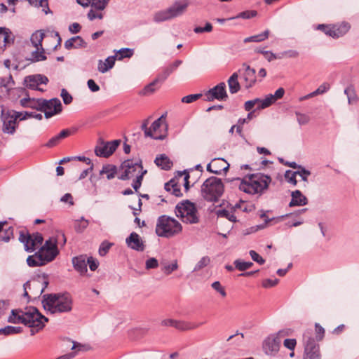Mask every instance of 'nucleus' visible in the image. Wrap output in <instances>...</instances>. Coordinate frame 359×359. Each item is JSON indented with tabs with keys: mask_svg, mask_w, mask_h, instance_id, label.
I'll return each mask as SVG.
<instances>
[{
	"mask_svg": "<svg viewBox=\"0 0 359 359\" xmlns=\"http://www.w3.org/2000/svg\"><path fill=\"white\" fill-rule=\"evenodd\" d=\"M257 15V12L256 11H245L239 13L236 16L230 18L229 20H233L238 18L243 19H250L255 17Z\"/></svg>",
	"mask_w": 359,
	"mask_h": 359,
	"instance_id": "37998d69",
	"label": "nucleus"
},
{
	"mask_svg": "<svg viewBox=\"0 0 359 359\" xmlns=\"http://www.w3.org/2000/svg\"><path fill=\"white\" fill-rule=\"evenodd\" d=\"M142 129L144 130L145 136L150 137L155 140H162L163 138V135L161 134H154L151 133V128H147V123H144L142 125Z\"/></svg>",
	"mask_w": 359,
	"mask_h": 359,
	"instance_id": "c03bdc74",
	"label": "nucleus"
},
{
	"mask_svg": "<svg viewBox=\"0 0 359 359\" xmlns=\"http://www.w3.org/2000/svg\"><path fill=\"white\" fill-rule=\"evenodd\" d=\"M29 2L31 5L35 6L36 7H41L42 11L44 12L45 14L51 13V11L48 6V0H29Z\"/></svg>",
	"mask_w": 359,
	"mask_h": 359,
	"instance_id": "58836bf2",
	"label": "nucleus"
},
{
	"mask_svg": "<svg viewBox=\"0 0 359 359\" xmlns=\"http://www.w3.org/2000/svg\"><path fill=\"white\" fill-rule=\"evenodd\" d=\"M18 127V121L11 115L4 120L3 131L5 133L13 134Z\"/></svg>",
	"mask_w": 359,
	"mask_h": 359,
	"instance_id": "a878e982",
	"label": "nucleus"
},
{
	"mask_svg": "<svg viewBox=\"0 0 359 359\" xmlns=\"http://www.w3.org/2000/svg\"><path fill=\"white\" fill-rule=\"evenodd\" d=\"M73 266L78 272L81 274H84L87 272V262L86 257L80 255L72 259Z\"/></svg>",
	"mask_w": 359,
	"mask_h": 359,
	"instance_id": "393cba45",
	"label": "nucleus"
},
{
	"mask_svg": "<svg viewBox=\"0 0 359 359\" xmlns=\"http://www.w3.org/2000/svg\"><path fill=\"white\" fill-rule=\"evenodd\" d=\"M108 2L107 0H92L90 6L95 10L102 11L106 8Z\"/></svg>",
	"mask_w": 359,
	"mask_h": 359,
	"instance_id": "09e8293b",
	"label": "nucleus"
},
{
	"mask_svg": "<svg viewBox=\"0 0 359 359\" xmlns=\"http://www.w3.org/2000/svg\"><path fill=\"white\" fill-rule=\"evenodd\" d=\"M255 51L256 53L262 54L269 62L278 59V55L274 54L271 51L264 50L260 48L257 49Z\"/></svg>",
	"mask_w": 359,
	"mask_h": 359,
	"instance_id": "6e6d98bb",
	"label": "nucleus"
},
{
	"mask_svg": "<svg viewBox=\"0 0 359 359\" xmlns=\"http://www.w3.org/2000/svg\"><path fill=\"white\" fill-rule=\"evenodd\" d=\"M88 220H86L82 217L81 220L76 222L74 228L77 232H81L88 226Z\"/></svg>",
	"mask_w": 359,
	"mask_h": 359,
	"instance_id": "052dcab7",
	"label": "nucleus"
},
{
	"mask_svg": "<svg viewBox=\"0 0 359 359\" xmlns=\"http://www.w3.org/2000/svg\"><path fill=\"white\" fill-rule=\"evenodd\" d=\"M314 29L317 30H320L327 36L332 37V32H333L332 29V24L331 25H325L320 24L314 27Z\"/></svg>",
	"mask_w": 359,
	"mask_h": 359,
	"instance_id": "5fc2aeb1",
	"label": "nucleus"
},
{
	"mask_svg": "<svg viewBox=\"0 0 359 359\" xmlns=\"http://www.w3.org/2000/svg\"><path fill=\"white\" fill-rule=\"evenodd\" d=\"M224 192V184L221 179L210 177L201 186V195L205 200L217 202Z\"/></svg>",
	"mask_w": 359,
	"mask_h": 359,
	"instance_id": "39448f33",
	"label": "nucleus"
},
{
	"mask_svg": "<svg viewBox=\"0 0 359 359\" xmlns=\"http://www.w3.org/2000/svg\"><path fill=\"white\" fill-rule=\"evenodd\" d=\"M344 93L346 95L348 98V102L349 104H356L358 101V97L353 88V86H348L344 90Z\"/></svg>",
	"mask_w": 359,
	"mask_h": 359,
	"instance_id": "c9c22d12",
	"label": "nucleus"
},
{
	"mask_svg": "<svg viewBox=\"0 0 359 359\" xmlns=\"http://www.w3.org/2000/svg\"><path fill=\"white\" fill-rule=\"evenodd\" d=\"M164 188L168 192H170L175 196L179 197L182 196L180 187L176 180L174 179H172L169 182H166L165 184Z\"/></svg>",
	"mask_w": 359,
	"mask_h": 359,
	"instance_id": "c85d7f7f",
	"label": "nucleus"
},
{
	"mask_svg": "<svg viewBox=\"0 0 359 359\" xmlns=\"http://www.w3.org/2000/svg\"><path fill=\"white\" fill-rule=\"evenodd\" d=\"M43 100V99H30V98H23L20 100L21 104L25 107H30L32 109H36L39 111L42 110V104L40 101Z\"/></svg>",
	"mask_w": 359,
	"mask_h": 359,
	"instance_id": "c756f323",
	"label": "nucleus"
},
{
	"mask_svg": "<svg viewBox=\"0 0 359 359\" xmlns=\"http://www.w3.org/2000/svg\"><path fill=\"white\" fill-rule=\"evenodd\" d=\"M160 86L161 84H159L158 80H156L155 79L152 82H151L144 88V89L142 91V94L144 95L152 94L156 90V89H158L160 87Z\"/></svg>",
	"mask_w": 359,
	"mask_h": 359,
	"instance_id": "ea45409f",
	"label": "nucleus"
},
{
	"mask_svg": "<svg viewBox=\"0 0 359 359\" xmlns=\"http://www.w3.org/2000/svg\"><path fill=\"white\" fill-rule=\"evenodd\" d=\"M351 25L347 22H342L337 24H332V37L334 39H338L346 34L350 29Z\"/></svg>",
	"mask_w": 359,
	"mask_h": 359,
	"instance_id": "412c9836",
	"label": "nucleus"
},
{
	"mask_svg": "<svg viewBox=\"0 0 359 359\" xmlns=\"http://www.w3.org/2000/svg\"><path fill=\"white\" fill-rule=\"evenodd\" d=\"M188 6L189 2L186 0L176 1L167 9L155 13L154 21L161 22L180 16L185 13Z\"/></svg>",
	"mask_w": 359,
	"mask_h": 359,
	"instance_id": "0eeeda50",
	"label": "nucleus"
},
{
	"mask_svg": "<svg viewBox=\"0 0 359 359\" xmlns=\"http://www.w3.org/2000/svg\"><path fill=\"white\" fill-rule=\"evenodd\" d=\"M243 67H245L243 72L241 73V70H239L241 75L242 84L246 89H249L257 81L256 72L255 69L251 68L249 65L244 64Z\"/></svg>",
	"mask_w": 359,
	"mask_h": 359,
	"instance_id": "f3484780",
	"label": "nucleus"
},
{
	"mask_svg": "<svg viewBox=\"0 0 359 359\" xmlns=\"http://www.w3.org/2000/svg\"><path fill=\"white\" fill-rule=\"evenodd\" d=\"M82 41V38L79 36H74L67 40L65 43V48L67 50H70L74 48V42L75 41Z\"/></svg>",
	"mask_w": 359,
	"mask_h": 359,
	"instance_id": "bf43d9fd",
	"label": "nucleus"
},
{
	"mask_svg": "<svg viewBox=\"0 0 359 359\" xmlns=\"http://www.w3.org/2000/svg\"><path fill=\"white\" fill-rule=\"evenodd\" d=\"M115 64V56L108 57L104 62L100 60L98 61V71L101 73H105L111 69Z\"/></svg>",
	"mask_w": 359,
	"mask_h": 359,
	"instance_id": "cd10ccee",
	"label": "nucleus"
},
{
	"mask_svg": "<svg viewBox=\"0 0 359 359\" xmlns=\"http://www.w3.org/2000/svg\"><path fill=\"white\" fill-rule=\"evenodd\" d=\"M182 64V60H177L173 63L167 66L165 69L169 74H171L174 71H175L177 67Z\"/></svg>",
	"mask_w": 359,
	"mask_h": 359,
	"instance_id": "69168bd1",
	"label": "nucleus"
},
{
	"mask_svg": "<svg viewBox=\"0 0 359 359\" xmlns=\"http://www.w3.org/2000/svg\"><path fill=\"white\" fill-rule=\"evenodd\" d=\"M234 265L236 268L239 271H244L250 268L253 265V263L250 262H243L239 259H237L234 262Z\"/></svg>",
	"mask_w": 359,
	"mask_h": 359,
	"instance_id": "8fccbe9b",
	"label": "nucleus"
},
{
	"mask_svg": "<svg viewBox=\"0 0 359 359\" xmlns=\"http://www.w3.org/2000/svg\"><path fill=\"white\" fill-rule=\"evenodd\" d=\"M297 175V172L292 170H287L284 175L285 180L292 184V185H297V181L296 180V176Z\"/></svg>",
	"mask_w": 359,
	"mask_h": 359,
	"instance_id": "49530a36",
	"label": "nucleus"
},
{
	"mask_svg": "<svg viewBox=\"0 0 359 359\" xmlns=\"http://www.w3.org/2000/svg\"><path fill=\"white\" fill-rule=\"evenodd\" d=\"M234 210H240L243 212H251L255 209L254 203L243 200L235 204L233 206Z\"/></svg>",
	"mask_w": 359,
	"mask_h": 359,
	"instance_id": "2f4dec72",
	"label": "nucleus"
},
{
	"mask_svg": "<svg viewBox=\"0 0 359 359\" xmlns=\"http://www.w3.org/2000/svg\"><path fill=\"white\" fill-rule=\"evenodd\" d=\"M206 100L213 101L214 100H224L228 97L226 84L224 82H221L214 88L210 89L206 93Z\"/></svg>",
	"mask_w": 359,
	"mask_h": 359,
	"instance_id": "dca6fc26",
	"label": "nucleus"
},
{
	"mask_svg": "<svg viewBox=\"0 0 359 359\" xmlns=\"http://www.w3.org/2000/svg\"><path fill=\"white\" fill-rule=\"evenodd\" d=\"M57 243L56 238H50L45 241V243L37 251L38 256L41 257L46 264L54 260L59 254Z\"/></svg>",
	"mask_w": 359,
	"mask_h": 359,
	"instance_id": "9d476101",
	"label": "nucleus"
},
{
	"mask_svg": "<svg viewBox=\"0 0 359 359\" xmlns=\"http://www.w3.org/2000/svg\"><path fill=\"white\" fill-rule=\"evenodd\" d=\"M39 253L36 252L34 255H30L27 259V265L30 267L41 266L46 264L41 257L38 256Z\"/></svg>",
	"mask_w": 359,
	"mask_h": 359,
	"instance_id": "473e14b6",
	"label": "nucleus"
},
{
	"mask_svg": "<svg viewBox=\"0 0 359 359\" xmlns=\"http://www.w3.org/2000/svg\"><path fill=\"white\" fill-rule=\"evenodd\" d=\"M39 49H37L33 51L29 57H26L25 61L27 62V64L22 65L21 62H18V65H15L14 67L15 69H18V68L22 69L26 67L27 65L32 63L43 61L46 60V56L44 54V50L43 48H41V51H39Z\"/></svg>",
	"mask_w": 359,
	"mask_h": 359,
	"instance_id": "6ab92c4d",
	"label": "nucleus"
},
{
	"mask_svg": "<svg viewBox=\"0 0 359 359\" xmlns=\"http://www.w3.org/2000/svg\"><path fill=\"white\" fill-rule=\"evenodd\" d=\"M112 243H110L107 241H104L100 246L99 248V254L101 256H104L109 252L110 248L111 247Z\"/></svg>",
	"mask_w": 359,
	"mask_h": 359,
	"instance_id": "e2e57ef3",
	"label": "nucleus"
},
{
	"mask_svg": "<svg viewBox=\"0 0 359 359\" xmlns=\"http://www.w3.org/2000/svg\"><path fill=\"white\" fill-rule=\"evenodd\" d=\"M276 99L274 98L273 95L272 94H269L265 97L264 99L260 100V104L257 107L258 109H265L266 107H269L272 104H273L276 102Z\"/></svg>",
	"mask_w": 359,
	"mask_h": 359,
	"instance_id": "a19ab883",
	"label": "nucleus"
},
{
	"mask_svg": "<svg viewBox=\"0 0 359 359\" xmlns=\"http://www.w3.org/2000/svg\"><path fill=\"white\" fill-rule=\"evenodd\" d=\"M299 56V53L295 50H288L283 51L278 55V59H282L284 57L290 58H296Z\"/></svg>",
	"mask_w": 359,
	"mask_h": 359,
	"instance_id": "4d7b16f0",
	"label": "nucleus"
},
{
	"mask_svg": "<svg viewBox=\"0 0 359 359\" xmlns=\"http://www.w3.org/2000/svg\"><path fill=\"white\" fill-rule=\"evenodd\" d=\"M297 169L298 170L295 171L296 172H297V175L302 177V180L303 181L307 182L308 177L311 175V172L301 165H299V167Z\"/></svg>",
	"mask_w": 359,
	"mask_h": 359,
	"instance_id": "680f3d73",
	"label": "nucleus"
},
{
	"mask_svg": "<svg viewBox=\"0 0 359 359\" xmlns=\"http://www.w3.org/2000/svg\"><path fill=\"white\" fill-rule=\"evenodd\" d=\"M229 168V164L222 158H215L207 165V170L217 175L221 174L222 171L226 172Z\"/></svg>",
	"mask_w": 359,
	"mask_h": 359,
	"instance_id": "a211bd4d",
	"label": "nucleus"
},
{
	"mask_svg": "<svg viewBox=\"0 0 359 359\" xmlns=\"http://www.w3.org/2000/svg\"><path fill=\"white\" fill-rule=\"evenodd\" d=\"M48 319L42 315L36 307H27L25 310L13 309L8 321L11 323H22L31 328V335L42 330Z\"/></svg>",
	"mask_w": 359,
	"mask_h": 359,
	"instance_id": "f257e3e1",
	"label": "nucleus"
},
{
	"mask_svg": "<svg viewBox=\"0 0 359 359\" xmlns=\"http://www.w3.org/2000/svg\"><path fill=\"white\" fill-rule=\"evenodd\" d=\"M41 303L43 309L51 314L68 313L73 307L72 297L67 292L44 294Z\"/></svg>",
	"mask_w": 359,
	"mask_h": 359,
	"instance_id": "f03ea898",
	"label": "nucleus"
},
{
	"mask_svg": "<svg viewBox=\"0 0 359 359\" xmlns=\"http://www.w3.org/2000/svg\"><path fill=\"white\" fill-rule=\"evenodd\" d=\"M48 81L49 80L46 76L36 74L25 76L23 81V85L30 90L43 91L42 88H39V85H46Z\"/></svg>",
	"mask_w": 359,
	"mask_h": 359,
	"instance_id": "2eb2a0df",
	"label": "nucleus"
},
{
	"mask_svg": "<svg viewBox=\"0 0 359 359\" xmlns=\"http://www.w3.org/2000/svg\"><path fill=\"white\" fill-rule=\"evenodd\" d=\"M40 102L42 104L41 111L44 112L46 118H49L62 111V106L58 98H53L49 100L43 99Z\"/></svg>",
	"mask_w": 359,
	"mask_h": 359,
	"instance_id": "4468645a",
	"label": "nucleus"
},
{
	"mask_svg": "<svg viewBox=\"0 0 359 359\" xmlns=\"http://www.w3.org/2000/svg\"><path fill=\"white\" fill-rule=\"evenodd\" d=\"M178 269V264L177 260H175L171 264H165L162 267L161 270L166 275L171 274L173 271Z\"/></svg>",
	"mask_w": 359,
	"mask_h": 359,
	"instance_id": "3c124183",
	"label": "nucleus"
},
{
	"mask_svg": "<svg viewBox=\"0 0 359 359\" xmlns=\"http://www.w3.org/2000/svg\"><path fill=\"white\" fill-rule=\"evenodd\" d=\"M269 30L266 29L264 32L251 36L250 37H247L244 39V43L249 42H262L269 38Z\"/></svg>",
	"mask_w": 359,
	"mask_h": 359,
	"instance_id": "72a5a7b5",
	"label": "nucleus"
},
{
	"mask_svg": "<svg viewBox=\"0 0 359 359\" xmlns=\"http://www.w3.org/2000/svg\"><path fill=\"white\" fill-rule=\"evenodd\" d=\"M175 214L184 223L196 224L199 222L198 211L195 204L188 200L177 205Z\"/></svg>",
	"mask_w": 359,
	"mask_h": 359,
	"instance_id": "6e6552de",
	"label": "nucleus"
},
{
	"mask_svg": "<svg viewBox=\"0 0 359 359\" xmlns=\"http://www.w3.org/2000/svg\"><path fill=\"white\" fill-rule=\"evenodd\" d=\"M330 88V83L325 82L321 84L315 91H313L314 95H322L329 90Z\"/></svg>",
	"mask_w": 359,
	"mask_h": 359,
	"instance_id": "0e129e2a",
	"label": "nucleus"
},
{
	"mask_svg": "<svg viewBox=\"0 0 359 359\" xmlns=\"http://www.w3.org/2000/svg\"><path fill=\"white\" fill-rule=\"evenodd\" d=\"M202 97L201 93H197V94H191L187 96H184L182 98V102L183 103H192L198 99H200Z\"/></svg>",
	"mask_w": 359,
	"mask_h": 359,
	"instance_id": "13d9d810",
	"label": "nucleus"
},
{
	"mask_svg": "<svg viewBox=\"0 0 359 359\" xmlns=\"http://www.w3.org/2000/svg\"><path fill=\"white\" fill-rule=\"evenodd\" d=\"M22 329L21 327L6 326L4 328L0 329V333L4 335H10L22 332Z\"/></svg>",
	"mask_w": 359,
	"mask_h": 359,
	"instance_id": "79ce46f5",
	"label": "nucleus"
},
{
	"mask_svg": "<svg viewBox=\"0 0 359 359\" xmlns=\"http://www.w3.org/2000/svg\"><path fill=\"white\" fill-rule=\"evenodd\" d=\"M229 92L231 94H235L238 93L241 89V85L238 82V74L237 72H234L228 79L227 81Z\"/></svg>",
	"mask_w": 359,
	"mask_h": 359,
	"instance_id": "bb28decb",
	"label": "nucleus"
},
{
	"mask_svg": "<svg viewBox=\"0 0 359 359\" xmlns=\"http://www.w3.org/2000/svg\"><path fill=\"white\" fill-rule=\"evenodd\" d=\"M181 224L167 215L160 216L156 222V233L158 236L170 238L182 231Z\"/></svg>",
	"mask_w": 359,
	"mask_h": 359,
	"instance_id": "423d86ee",
	"label": "nucleus"
},
{
	"mask_svg": "<svg viewBox=\"0 0 359 359\" xmlns=\"http://www.w3.org/2000/svg\"><path fill=\"white\" fill-rule=\"evenodd\" d=\"M15 82L11 74H9L8 77L0 78V85L3 86L4 88H12Z\"/></svg>",
	"mask_w": 359,
	"mask_h": 359,
	"instance_id": "603ef678",
	"label": "nucleus"
},
{
	"mask_svg": "<svg viewBox=\"0 0 359 359\" xmlns=\"http://www.w3.org/2000/svg\"><path fill=\"white\" fill-rule=\"evenodd\" d=\"M278 282H279V280L278 278H275V279L267 278V279L263 280L262 285V287H264L265 288H269V287L276 286L278 283Z\"/></svg>",
	"mask_w": 359,
	"mask_h": 359,
	"instance_id": "338daca9",
	"label": "nucleus"
},
{
	"mask_svg": "<svg viewBox=\"0 0 359 359\" xmlns=\"http://www.w3.org/2000/svg\"><path fill=\"white\" fill-rule=\"evenodd\" d=\"M19 241L24 244L27 252H34L39 245H41L43 238L40 233H29L27 230H21L19 234Z\"/></svg>",
	"mask_w": 359,
	"mask_h": 359,
	"instance_id": "1a4fd4ad",
	"label": "nucleus"
},
{
	"mask_svg": "<svg viewBox=\"0 0 359 359\" xmlns=\"http://www.w3.org/2000/svg\"><path fill=\"white\" fill-rule=\"evenodd\" d=\"M271 178L262 173L252 174L245 178L239 185V189L249 194H262L266 191Z\"/></svg>",
	"mask_w": 359,
	"mask_h": 359,
	"instance_id": "20e7f679",
	"label": "nucleus"
},
{
	"mask_svg": "<svg viewBox=\"0 0 359 359\" xmlns=\"http://www.w3.org/2000/svg\"><path fill=\"white\" fill-rule=\"evenodd\" d=\"M117 169L114 165L107 164L103 165L102 170L100 172V175L106 174L108 180H111L115 177Z\"/></svg>",
	"mask_w": 359,
	"mask_h": 359,
	"instance_id": "f704fd0d",
	"label": "nucleus"
},
{
	"mask_svg": "<svg viewBox=\"0 0 359 359\" xmlns=\"http://www.w3.org/2000/svg\"><path fill=\"white\" fill-rule=\"evenodd\" d=\"M134 54L133 49L123 48L116 52L115 59L121 60L124 58H130Z\"/></svg>",
	"mask_w": 359,
	"mask_h": 359,
	"instance_id": "4c0bfd02",
	"label": "nucleus"
},
{
	"mask_svg": "<svg viewBox=\"0 0 359 359\" xmlns=\"http://www.w3.org/2000/svg\"><path fill=\"white\" fill-rule=\"evenodd\" d=\"M120 143V140L104 142L100 139V143L95 148V154L99 157L108 158L116 150Z\"/></svg>",
	"mask_w": 359,
	"mask_h": 359,
	"instance_id": "f8f14e48",
	"label": "nucleus"
},
{
	"mask_svg": "<svg viewBox=\"0 0 359 359\" xmlns=\"http://www.w3.org/2000/svg\"><path fill=\"white\" fill-rule=\"evenodd\" d=\"M154 162L157 166L161 167L162 169L165 170H170L172 166V162L165 154H162L160 156L156 157Z\"/></svg>",
	"mask_w": 359,
	"mask_h": 359,
	"instance_id": "7c9ffc66",
	"label": "nucleus"
},
{
	"mask_svg": "<svg viewBox=\"0 0 359 359\" xmlns=\"http://www.w3.org/2000/svg\"><path fill=\"white\" fill-rule=\"evenodd\" d=\"M304 355L303 359H320L319 346L313 337L311 331H306L303 335Z\"/></svg>",
	"mask_w": 359,
	"mask_h": 359,
	"instance_id": "9b49d317",
	"label": "nucleus"
},
{
	"mask_svg": "<svg viewBox=\"0 0 359 359\" xmlns=\"http://www.w3.org/2000/svg\"><path fill=\"white\" fill-rule=\"evenodd\" d=\"M217 216L220 217H224L228 219L229 221L236 222V217L227 210L223 209L217 211Z\"/></svg>",
	"mask_w": 359,
	"mask_h": 359,
	"instance_id": "a18cd8bd",
	"label": "nucleus"
},
{
	"mask_svg": "<svg viewBox=\"0 0 359 359\" xmlns=\"http://www.w3.org/2000/svg\"><path fill=\"white\" fill-rule=\"evenodd\" d=\"M121 169L124 170L123 173L118 177L121 180H127L133 177L135 180L132 184V187L136 192L142 185L144 175L147 172V170H144L142 161H134L133 160H126L121 164Z\"/></svg>",
	"mask_w": 359,
	"mask_h": 359,
	"instance_id": "7ed1b4c3",
	"label": "nucleus"
},
{
	"mask_svg": "<svg viewBox=\"0 0 359 359\" xmlns=\"http://www.w3.org/2000/svg\"><path fill=\"white\" fill-rule=\"evenodd\" d=\"M281 340L276 334L269 335L262 342L264 353L269 356H276L280 349Z\"/></svg>",
	"mask_w": 359,
	"mask_h": 359,
	"instance_id": "ddd939ff",
	"label": "nucleus"
},
{
	"mask_svg": "<svg viewBox=\"0 0 359 359\" xmlns=\"http://www.w3.org/2000/svg\"><path fill=\"white\" fill-rule=\"evenodd\" d=\"M210 263V259L208 256L203 257L196 264L194 271H198L207 266Z\"/></svg>",
	"mask_w": 359,
	"mask_h": 359,
	"instance_id": "de8ad7c7",
	"label": "nucleus"
},
{
	"mask_svg": "<svg viewBox=\"0 0 359 359\" xmlns=\"http://www.w3.org/2000/svg\"><path fill=\"white\" fill-rule=\"evenodd\" d=\"M164 119V116L162 115L160 118L156 119L151 124L150 128L151 130V133L154 134H160L159 133V129L162 125L163 121Z\"/></svg>",
	"mask_w": 359,
	"mask_h": 359,
	"instance_id": "864d4df0",
	"label": "nucleus"
},
{
	"mask_svg": "<svg viewBox=\"0 0 359 359\" xmlns=\"http://www.w3.org/2000/svg\"><path fill=\"white\" fill-rule=\"evenodd\" d=\"M292 199L289 203L290 207L302 206L308 203L307 198L299 190H295L291 193Z\"/></svg>",
	"mask_w": 359,
	"mask_h": 359,
	"instance_id": "5701e85b",
	"label": "nucleus"
},
{
	"mask_svg": "<svg viewBox=\"0 0 359 359\" xmlns=\"http://www.w3.org/2000/svg\"><path fill=\"white\" fill-rule=\"evenodd\" d=\"M203 324V323H196L191 321L175 320V328L180 331L184 332L196 329Z\"/></svg>",
	"mask_w": 359,
	"mask_h": 359,
	"instance_id": "b1692460",
	"label": "nucleus"
},
{
	"mask_svg": "<svg viewBox=\"0 0 359 359\" xmlns=\"http://www.w3.org/2000/svg\"><path fill=\"white\" fill-rule=\"evenodd\" d=\"M126 243L128 247L137 251H143L144 249L143 241L135 232L131 233L129 237L126 238Z\"/></svg>",
	"mask_w": 359,
	"mask_h": 359,
	"instance_id": "aec40b11",
	"label": "nucleus"
},
{
	"mask_svg": "<svg viewBox=\"0 0 359 359\" xmlns=\"http://www.w3.org/2000/svg\"><path fill=\"white\" fill-rule=\"evenodd\" d=\"M60 96L62 97L63 102L65 104H69L72 102V95L65 88L62 89Z\"/></svg>",
	"mask_w": 359,
	"mask_h": 359,
	"instance_id": "774afa93",
	"label": "nucleus"
},
{
	"mask_svg": "<svg viewBox=\"0 0 359 359\" xmlns=\"http://www.w3.org/2000/svg\"><path fill=\"white\" fill-rule=\"evenodd\" d=\"M44 36V34L41 32H36L31 36V41L33 46L39 49L42 48V41Z\"/></svg>",
	"mask_w": 359,
	"mask_h": 359,
	"instance_id": "e433bc0d",
	"label": "nucleus"
},
{
	"mask_svg": "<svg viewBox=\"0 0 359 359\" xmlns=\"http://www.w3.org/2000/svg\"><path fill=\"white\" fill-rule=\"evenodd\" d=\"M14 42V37L9 29L0 27V49L11 46Z\"/></svg>",
	"mask_w": 359,
	"mask_h": 359,
	"instance_id": "4be33fe9",
	"label": "nucleus"
}]
</instances>
